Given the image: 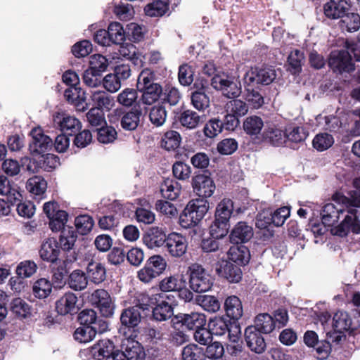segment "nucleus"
<instances>
[{"instance_id":"nucleus-1","label":"nucleus","mask_w":360,"mask_h":360,"mask_svg":"<svg viewBox=\"0 0 360 360\" xmlns=\"http://www.w3.org/2000/svg\"><path fill=\"white\" fill-rule=\"evenodd\" d=\"M333 200L338 202V205L329 202L326 204L321 212L322 224L330 226L338 222L340 215L347 212L343 221L338 226L331 229L333 235L344 237L352 232L355 234L360 233V220L358 210L352 206L350 200L343 195H335Z\"/></svg>"},{"instance_id":"nucleus-2","label":"nucleus","mask_w":360,"mask_h":360,"mask_svg":"<svg viewBox=\"0 0 360 360\" xmlns=\"http://www.w3.org/2000/svg\"><path fill=\"white\" fill-rule=\"evenodd\" d=\"M189 276L190 288L196 292H205L210 290L213 285V278L210 274L200 264H191L187 271Z\"/></svg>"},{"instance_id":"nucleus-3","label":"nucleus","mask_w":360,"mask_h":360,"mask_svg":"<svg viewBox=\"0 0 360 360\" xmlns=\"http://www.w3.org/2000/svg\"><path fill=\"white\" fill-rule=\"evenodd\" d=\"M212 86L229 98H237L241 94V86L233 77L222 74L214 75L211 79Z\"/></svg>"},{"instance_id":"nucleus-4","label":"nucleus","mask_w":360,"mask_h":360,"mask_svg":"<svg viewBox=\"0 0 360 360\" xmlns=\"http://www.w3.org/2000/svg\"><path fill=\"white\" fill-rule=\"evenodd\" d=\"M276 77V71L271 68H251L245 75L244 82L248 86L255 84L268 85Z\"/></svg>"},{"instance_id":"nucleus-5","label":"nucleus","mask_w":360,"mask_h":360,"mask_svg":"<svg viewBox=\"0 0 360 360\" xmlns=\"http://www.w3.org/2000/svg\"><path fill=\"white\" fill-rule=\"evenodd\" d=\"M143 302L139 303L134 307L125 309L121 314L120 321L122 325L127 327H135L141 321V311L148 309L150 306V298L147 296L143 297Z\"/></svg>"},{"instance_id":"nucleus-6","label":"nucleus","mask_w":360,"mask_h":360,"mask_svg":"<svg viewBox=\"0 0 360 360\" xmlns=\"http://www.w3.org/2000/svg\"><path fill=\"white\" fill-rule=\"evenodd\" d=\"M328 65L334 72L342 73L349 72L354 70V64L352 62V56L349 51L345 50H335L330 54Z\"/></svg>"},{"instance_id":"nucleus-7","label":"nucleus","mask_w":360,"mask_h":360,"mask_svg":"<svg viewBox=\"0 0 360 360\" xmlns=\"http://www.w3.org/2000/svg\"><path fill=\"white\" fill-rule=\"evenodd\" d=\"M90 302L96 306L105 317H110L114 313V304L109 293L104 289L94 290L89 297Z\"/></svg>"},{"instance_id":"nucleus-8","label":"nucleus","mask_w":360,"mask_h":360,"mask_svg":"<svg viewBox=\"0 0 360 360\" xmlns=\"http://www.w3.org/2000/svg\"><path fill=\"white\" fill-rule=\"evenodd\" d=\"M30 135L32 140L29 147L32 154H42L52 148V139L44 134L41 128H34L30 131Z\"/></svg>"},{"instance_id":"nucleus-9","label":"nucleus","mask_w":360,"mask_h":360,"mask_svg":"<svg viewBox=\"0 0 360 360\" xmlns=\"http://www.w3.org/2000/svg\"><path fill=\"white\" fill-rule=\"evenodd\" d=\"M192 186L194 193L201 197V199L212 196L216 188L212 179L205 174H200L193 176Z\"/></svg>"},{"instance_id":"nucleus-10","label":"nucleus","mask_w":360,"mask_h":360,"mask_svg":"<svg viewBox=\"0 0 360 360\" xmlns=\"http://www.w3.org/2000/svg\"><path fill=\"white\" fill-rule=\"evenodd\" d=\"M350 0H330L323 6V13L329 19L342 18L349 11Z\"/></svg>"},{"instance_id":"nucleus-11","label":"nucleus","mask_w":360,"mask_h":360,"mask_svg":"<svg viewBox=\"0 0 360 360\" xmlns=\"http://www.w3.org/2000/svg\"><path fill=\"white\" fill-rule=\"evenodd\" d=\"M166 248L168 252L174 257H181L187 250L186 238L180 233H171L167 236Z\"/></svg>"},{"instance_id":"nucleus-12","label":"nucleus","mask_w":360,"mask_h":360,"mask_svg":"<svg viewBox=\"0 0 360 360\" xmlns=\"http://www.w3.org/2000/svg\"><path fill=\"white\" fill-rule=\"evenodd\" d=\"M245 340L250 349L256 354H262L266 349V344L261 332L252 326L245 330Z\"/></svg>"},{"instance_id":"nucleus-13","label":"nucleus","mask_w":360,"mask_h":360,"mask_svg":"<svg viewBox=\"0 0 360 360\" xmlns=\"http://www.w3.org/2000/svg\"><path fill=\"white\" fill-rule=\"evenodd\" d=\"M253 228L245 221L238 222L231 231L229 238L231 243L248 242L253 236Z\"/></svg>"},{"instance_id":"nucleus-14","label":"nucleus","mask_w":360,"mask_h":360,"mask_svg":"<svg viewBox=\"0 0 360 360\" xmlns=\"http://www.w3.org/2000/svg\"><path fill=\"white\" fill-rule=\"evenodd\" d=\"M53 122L61 131L69 132L70 134L77 132L82 128L79 120L64 112H57L54 115Z\"/></svg>"},{"instance_id":"nucleus-15","label":"nucleus","mask_w":360,"mask_h":360,"mask_svg":"<svg viewBox=\"0 0 360 360\" xmlns=\"http://www.w3.org/2000/svg\"><path fill=\"white\" fill-rule=\"evenodd\" d=\"M207 84L205 81H196L194 86L198 88V90L193 91L191 95V104L199 112H204L210 105L209 96L202 91Z\"/></svg>"},{"instance_id":"nucleus-16","label":"nucleus","mask_w":360,"mask_h":360,"mask_svg":"<svg viewBox=\"0 0 360 360\" xmlns=\"http://www.w3.org/2000/svg\"><path fill=\"white\" fill-rule=\"evenodd\" d=\"M77 302L78 299L75 293L66 292L56 301V311L60 315L75 314L79 309Z\"/></svg>"},{"instance_id":"nucleus-17","label":"nucleus","mask_w":360,"mask_h":360,"mask_svg":"<svg viewBox=\"0 0 360 360\" xmlns=\"http://www.w3.org/2000/svg\"><path fill=\"white\" fill-rule=\"evenodd\" d=\"M167 236L165 231L160 227L150 228L143 236V243L150 249L162 246L167 240Z\"/></svg>"},{"instance_id":"nucleus-18","label":"nucleus","mask_w":360,"mask_h":360,"mask_svg":"<svg viewBox=\"0 0 360 360\" xmlns=\"http://www.w3.org/2000/svg\"><path fill=\"white\" fill-rule=\"evenodd\" d=\"M122 349L120 352L127 360H143L145 357L140 344L133 340H125L122 344Z\"/></svg>"},{"instance_id":"nucleus-19","label":"nucleus","mask_w":360,"mask_h":360,"mask_svg":"<svg viewBox=\"0 0 360 360\" xmlns=\"http://www.w3.org/2000/svg\"><path fill=\"white\" fill-rule=\"evenodd\" d=\"M219 276L226 278L230 283H238L242 278L240 267L230 262L224 261L219 268L217 269Z\"/></svg>"},{"instance_id":"nucleus-20","label":"nucleus","mask_w":360,"mask_h":360,"mask_svg":"<svg viewBox=\"0 0 360 360\" xmlns=\"http://www.w3.org/2000/svg\"><path fill=\"white\" fill-rule=\"evenodd\" d=\"M205 115H200L198 112L192 110H186L179 116V122L181 125L187 129H195L205 121Z\"/></svg>"},{"instance_id":"nucleus-21","label":"nucleus","mask_w":360,"mask_h":360,"mask_svg":"<svg viewBox=\"0 0 360 360\" xmlns=\"http://www.w3.org/2000/svg\"><path fill=\"white\" fill-rule=\"evenodd\" d=\"M58 243L54 238H48L45 240L39 250L40 257L47 262H55L59 255Z\"/></svg>"},{"instance_id":"nucleus-22","label":"nucleus","mask_w":360,"mask_h":360,"mask_svg":"<svg viewBox=\"0 0 360 360\" xmlns=\"http://www.w3.org/2000/svg\"><path fill=\"white\" fill-rule=\"evenodd\" d=\"M0 195L6 196L11 203L16 202L21 198L18 187L16 185L12 186L11 181L4 176H0Z\"/></svg>"},{"instance_id":"nucleus-23","label":"nucleus","mask_w":360,"mask_h":360,"mask_svg":"<svg viewBox=\"0 0 360 360\" xmlns=\"http://www.w3.org/2000/svg\"><path fill=\"white\" fill-rule=\"evenodd\" d=\"M186 208L193 216L194 220L198 224L205 217L209 209L208 202L205 199H195L191 200Z\"/></svg>"},{"instance_id":"nucleus-24","label":"nucleus","mask_w":360,"mask_h":360,"mask_svg":"<svg viewBox=\"0 0 360 360\" xmlns=\"http://www.w3.org/2000/svg\"><path fill=\"white\" fill-rule=\"evenodd\" d=\"M91 100L94 108L101 110H110L114 105L113 97L104 91H95L92 92Z\"/></svg>"},{"instance_id":"nucleus-25","label":"nucleus","mask_w":360,"mask_h":360,"mask_svg":"<svg viewBox=\"0 0 360 360\" xmlns=\"http://www.w3.org/2000/svg\"><path fill=\"white\" fill-rule=\"evenodd\" d=\"M226 315L232 319L238 320L243 314V309L240 300L235 296L228 297L224 302Z\"/></svg>"},{"instance_id":"nucleus-26","label":"nucleus","mask_w":360,"mask_h":360,"mask_svg":"<svg viewBox=\"0 0 360 360\" xmlns=\"http://www.w3.org/2000/svg\"><path fill=\"white\" fill-rule=\"evenodd\" d=\"M180 321L190 330H197L206 323V316L202 313L192 312L191 314H184L181 316Z\"/></svg>"},{"instance_id":"nucleus-27","label":"nucleus","mask_w":360,"mask_h":360,"mask_svg":"<svg viewBox=\"0 0 360 360\" xmlns=\"http://www.w3.org/2000/svg\"><path fill=\"white\" fill-rule=\"evenodd\" d=\"M86 273L87 278L96 284H99L105 279V268L100 262L93 261L89 262L87 265Z\"/></svg>"},{"instance_id":"nucleus-28","label":"nucleus","mask_w":360,"mask_h":360,"mask_svg":"<svg viewBox=\"0 0 360 360\" xmlns=\"http://www.w3.org/2000/svg\"><path fill=\"white\" fill-rule=\"evenodd\" d=\"M186 284L183 275H174L165 277L160 282V289L163 292L177 291Z\"/></svg>"},{"instance_id":"nucleus-29","label":"nucleus","mask_w":360,"mask_h":360,"mask_svg":"<svg viewBox=\"0 0 360 360\" xmlns=\"http://www.w3.org/2000/svg\"><path fill=\"white\" fill-rule=\"evenodd\" d=\"M195 302L200 306L204 310L215 313L220 309L221 304L219 300L209 295H198L195 298Z\"/></svg>"},{"instance_id":"nucleus-30","label":"nucleus","mask_w":360,"mask_h":360,"mask_svg":"<svg viewBox=\"0 0 360 360\" xmlns=\"http://www.w3.org/2000/svg\"><path fill=\"white\" fill-rule=\"evenodd\" d=\"M181 188L180 184L176 181L167 179L160 186V192L164 198L174 200L179 195Z\"/></svg>"},{"instance_id":"nucleus-31","label":"nucleus","mask_w":360,"mask_h":360,"mask_svg":"<svg viewBox=\"0 0 360 360\" xmlns=\"http://www.w3.org/2000/svg\"><path fill=\"white\" fill-rule=\"evenodd\" d=\"M233 211V201L230 199L224 198L218 203L216 207L215 219L218 221L229 223Z\"/></svg>"},{"instance_id":"nucleus-32","label":"nucleus","mask_w":360,"mask_h":360,"mask_svg":"<svg viewBox=\"0 0 360 360\" xmlns=\"http://www.w3.org/2000/svg\"><path fill=\"white\" fill-rule=\"evenodd\" d=\"M229 259L238 264L245 265L249 262L250 255L245 246H233L228 252Z\"/></svg>"},{"instance_id":"nucleus-33","label":"nucleus","mask_w":360,"mask_h":360,"mask_svg":"<svg viewBox=\"0 0 360 360\" xmlns=\"http://www.w3.org/2000/svg\"><path fill=\"white\" fill-rule=\"evenodd\" d=\"M140 91L142 93V103L145 105H150L160 99L162 94V88L159 84H156L148 86Z\"/></svg>"},{"instance_id":"nucleus-34","label":"nucleus","mask_w":360,"mask_h":360,"mask_svg":"<svg viewBox=\"0 0 360 360\" xmlns=\"http://www.w3.org/2000/svg\"><path fill=\"white\" fill-rule=\"evenodd\" d=\"M115 351L113 342L108 339L100 340L91 348L93 355L98 359L101 358L107 359Z\"/></svg>"},{"instance_id":"nucleus-35","label":"nucleus","mask_w":360,"mask_h":360,"mask_svg":"<svg viewBox=\"0 0 360 360\" xmlns=\"http://www.w3.org/2000/svg\"><path fill=\"white\" fill-rule=\"evenodd\" d=\"M68 284L71 289L80 291L86 288L88 278L84 271L79 269L75 270L70 274Z\"/></svg>"},{"instance_id":"nucleus-36","label":"nucleus","mask_w":360,"mask_h":360,"mask_svg":"<svg viewBox=\"0 0 360 360\" xmlns=\"http://www.w3.org/2000/svg\"><path fill=\"white\" fill-rule=\"evenodd\" d=\"M264 136L272 145L280 146L285 141L286 131L283 132L276 126H270L265 129Z\"/></svg>"},{"instance_id":"nucleus-37","label":"nucleus","mask_w":360,"mask_h":360,"mask_svg":"<svg viewBox=\"0 0 360 360\" xmlns=\"http://www.w3.org/2000/svg\"><path fill=\"white\" fill-rule=\"evenodd\" d=\"M252 326L261 333H270L275 328V321L269 314H260L257 316Z\"/></svg>"},{"instance_id":"nucleus-38","label":"nucleus","mask_w":360,"mask_h":360,"mask_svg":"<svg viewBox=\"0 0 360 360\" xmlns=\"http://www.w3.org/2000/svg\"><path fill=\"white\" fill-rule=\"evenodd\" d=\"M352 325V319L346 311L336 312L333 319V326L338 333L348 330Z\"/></svg>"},{"instance_id":"nucleus-39","label":"nucleus","mask_w":360,"mask_h":360,"mask_svg":"<svg viewBox=\"0 0 360 360\" xmlns=\"http://www.w3.org/2000/svg\"><path fill=\"white\" fill-rule=\"evenodd\" d=\"M141 115V111L138 109L127 112L122 117L121 126L126 130L136 129L139 124Z\"/></svg>"},{"instance_id":"nucleus-40","label":"nucleus","mask_w":360,"mask_h":360,"mask_svg":"<svg viewBox=\"0 0 360 360\" xmlns=\"http://www.w3.org/2000/svg\"><path fill=\"white\" fill-rule=\"evenodd\" d=\"M174 314L173 307L167 302L162 300L153 309L154 319L159 321H166Z\"/></svg>"},{"instance_id":"nucleus-41","label":"nucleus","mask_w":360,"mask_h":360,"mask_svg":"<svg viewBox=\"0 0 360 360\" xmlns=\"http://www.w3.org/2000/svg\"><path fill=\"white\" fill-rule=\"evenodd\" d=\"M181 136L179 132L173 130L165 133L161 140V147L167 150H174L181 143Z\"/></svg>"},{"instance_id":"nucleus-42","label":"nucleus","mask_w":360,"mask_h":360,"mask_svg":"<svg viewBox=\"0 0 360 360\" xmlns=\"http://www.w3.org/2000/svg\"><path fill=\"white\" fill-rule=\"evenodd\" d=\"M46 188V181L42 177L39 176H34L30 178L26 183L27 190L35 195H41L44 194Z\"/></svg>"},{"instance_id":"nucleus-43","label":"nucleus","mask_w":360,"mask_h":360,"mask_svg":"<svg viewBox=\"0 0 360 360\" xmlns=\"http://www.w3.org/2000/svg\"><path fill=\"white\" fill-rule=\"evenodd\" d=\"M169 327L166 324L148 327L145 330V335L148 339L154 342L162 340L168 335Z\"/></svg>"},{"instance_id":"nucleus-44","label":"nucleus","mask_w":360,"mask_h":360,"mask_svg":"<svg viewBox=\"0 0 360 360\" xmlns=\"http://www.w3.org/2000/svg\"><path fill=\"white\" fill-rule=\"evenodd\" d=\"M263 127V120L260 117L256 115L248 117L243 122V129L250 135L258 134Z\"/></svg>"},{"instance_id":"nucleus-45","label":"nucleus","mask_w":360,"mask_h":360,"mask_svg":"<svg viewBox=\"0 0 360 360\" xmlns=\"http://www.w3.org/2000/svg\"><path fill=\"white\" fill-rule=\"evenodd\" d=\"M340 26L349 32H355L360 27V16L355 13L347 12L341 18Z\"/></svg>"},{"instance_id":"nucleus-46","label":"nucleus","mask_w":360,"mask_h":360,"mask_svg":"<svg viewBox=\"0 0 360 360\" xmlns=\"http://www.w3.org/2000/svg\"><path fill=\"white\" fill-rule=\"evenodd\" d=\"M225 109L227 112L234 114L236 116L243 117L248 112V105L240 99H233L226 103Z\"/></svg>"},{"instance_id":"nucleus-47","label":"nucleus","mask_w":360,"mask_h":360,"mask_svg":"<svg viewBox=\"0 0 360 360\" xmlns=\"http://www.w3.org/2000/svg\"><path fill=\"white\" fill-rule=\"evenodd\" d=\"M107 32L110 41L114 44H121L125 39V32L120 22H111L108 26Z\"/></svg>"},{"instance_id":"nucleus-48","label":"nucleus","mask_w":360,"mask_h":360,"mask_svg":"<svg viewBox=\"0 0 360 360\" xmlns=\"http://www.w3.org/2000/svg\"><path fill=\"white\" fill-rule=\"evenodd\" d=\"M138 98V93L136 89L126 88L122 90L117 96V101L122 106H132Z\"/></svg>"},{"instance_id":"nucleus-49","label":"nucleus","mask_w":360,"mask_h":360,"mask_svg":"<svg viewBox=\"0 0 360 360\" xmlns=\"http://www.w3.org/2000/svg\"><path fill=\"white\" fill-rule=\"evenodd\" d=\"M52 284L46 278L37 280L33 285V292L39 298H46L51 292Z\"/></svg>"},{"instance_id":"nucleus-50","label":"nucleus","mask_w":360,"mask_h":360,"mask_svg":"<svg viewBox=\"0 0 360 360\" xmlns=\"http://www.w3.org/2000/svg\"><path fill=\"white\" fill-rule=\"evenodd\" d=\"M168 9V4L165 1H154L148 4L144 8L147 15L151 17L162 16Z\"/></svg>"},{"instance_id":"nucleus-51","label":"nucleus","mask_w":360,"mask_h":360,"mask_svg":"<svg viewBox=\"0 0 360 360\" xmlns=\"http://www.w3.org/2000/svg\"><path fill=\"white\" fill-rule=\"evenodd\" d=\"M286 139L295 143L304 141L308 136L306 129L301 126H290L285 129Z\"/></svg>"},{"instance_id":"nucleus-52","label":"nucleus","mask_w":360,"mask_h":360,"mask_svg":"<svg viewBox=\"0 0 360 360\" xmlns=\"http://www.w3.org/2000/svg\"><path fill=\"white\" fill-rule=\"evenodd\" d=\"M150 122L156 127L164 124L167 119V111L162 105L153 106L149 112Z\"/></svg>"},{"instance_id":"nucleus-53","label":"nucleus","mask_w":360,"mask_h":360,"mask_svg":"<svg viewBox=\"0 0 360 360\" xmlns=\"http://www.w3.org/2000/svg\"><path fill=\"white\" fill-rule=\"evenodd\" d=\"M75 224L80 234L86 235L92 229L94 221L89 215H80L75 218Z\"/></svg>"},{"instance_id":"nucleus-54","label":"nucleus","mask_w":360,"mask_h":360,"mask_svg":"<svg viewBox=\"0 0 360 360\" xmlns=\"http://www.w3.org/2000/svg\"><path fill=\"white\" fill-rule=\"evenodd\" d=\"M11 310L19 318H25L30 314V306L21 298H15L11 302Z\"/></svg>"},{"instance_id":"nucleus-55","label":"nucleus","mask_w":360,"mask_h":360,"mask_svg":"<svg viewBox=\"0 0 360 360\" xmlns=\"http://www.w3.org/2000/svg\"><path fill=\"white\" fill-rule=\"evenodd\" d=\"M77 234L74 231L64 229L59 238L61 248L66 251L72 250L77 240Z\"/></svg>"},{"instance_id":"nucleus-56","label":"nucleus","mask_w":360,"mask_h":360,"mask_svg":"<svg viewBox=\"0 0 360 360\" xmlns=\"http://www.w3.org/2000/svg\"><path fill=\"white\" fill-rule=\"evenodd\" d=\"M334 140L331 135L323 133L317 134L313 139V146L319 151H323L333 144Z\"/></svg>"},{"instance_id":"nucleus-57","label":"nucleus","mask_w":360,"mask_h":360,"mask_svg":"<svg viewBox=\"0 0 360 360\" xmlns=\"http://www.w3.org/2000/svg\"><path fill=\"white\" fill-rule=\"evenodd\" d=\"M108 65V60L101 54H94L89 58V68L93 71L101 74L105 71Z\"/></svg>"},{"instance_id":"nucleus-58","label":"nucleus","mask_w":360,"mask_h":360,"mask_svg":"<svg viewBox=\"0 0 360 360\" xmlns=\"http://www.w3.org/2000/svg\"><path fill=\"white\" fill-rule=\"evenodd\" d=\"M304 59L303 53L299 50H295L290 53L288 61L292 74H297L301 71Z\"/></svg>"},{"instance_id":"nucleus-59","label":"nucleus","mask_w":360,"mask_h":360,"mask_svg":"<svg viewBox=\"0 0 360 360\" xmlns=\"http://www.w3.org/2000/svg\"><path fill=\"white\" fill-rule=\"evenodd\" d=\"M183 360H203V350L196 345H188L182 350Z\"/></svg>"},{"instance_id":"nucleus-60","label":"nucleus","mask_w":360,"mask_h":360,"mask_svg":"<svg viewBox=\"0 0 360 360\" xmlns=\"http://www.w3.org/2000/svg\"><path fill=\"white\" fill-rule=\"evenodd\" d=\"M223 124L220 120L214 118L210 120L204 126L203 132L206 137L214 138L221 132Z\"/></svg>"},{"instance_id":"nucleus-61","label":"nucleus","mask_w":360,"mask_h":360,"mask_svg":"<svg viewBox=\"0 0 360 360\" xmlns=\"http://www.w3.org/2000/svg\"><path fill=\"white\" fill-rule=\"evenodd\" d=\"M37 266L33 261L21 262L17 266L16 274L22 278L31 277L37 271Z\"/></svg>"},{"instance_id":"nucleus-62","label":"nucleus","mask_w":360,"mask_h":360,"mask_svg":"<svg viewBox=\"0 0 360 360\" xmlns=\"http://www.w3.org/2000/svg\"><path fill=\"white\" fill-rule=\"evenodd\" d=\"M212 335L221 336L229 330V326L226 321L222 318H215L210 320L208 324Z\"/></svg>"},{"instance_id":"nucleus-63","label":"nucleus","mask_w":360,"mask_h":360,"mask_svg":"<svg viewBox=\"0 0 360 360\" xmlns=\"http://www.w3.org/2000/svg\"><path fill=\"white\" fill-rule=\"evenodd\" d=\"M74 337L79 342H89L95 338L94 329L91 326L79 327L75 331Z\"/></svg>"},{"instance_id":"nucleus-64","label":"nucleus","mask_w":360,"mask_h":360,"mask_svg":"<svg viewBox=\"0 0 360 360\" xmlns=\"http://www.w3.org/2000/svg\"><path fill=\"white\" fill-rule=\"evenodd\" d=\"M217 148L221 155H231L237 150L238 142L234 139H224L218 143Z\"/></svg>"}]
</instances>
